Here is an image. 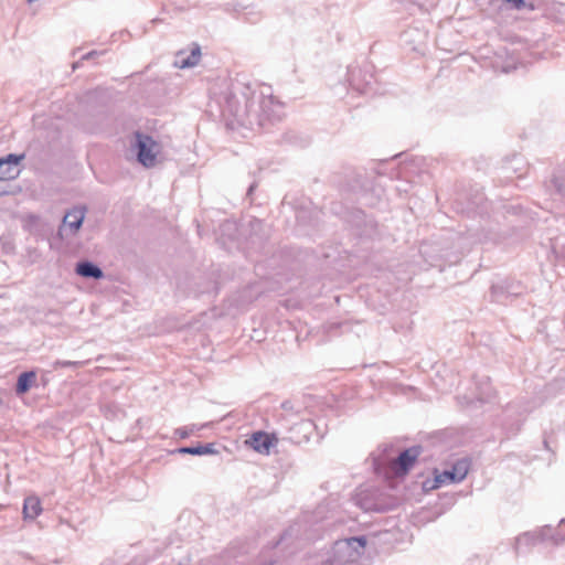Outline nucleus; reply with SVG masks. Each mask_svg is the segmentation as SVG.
<instances>
[{
	"instance_id": "1",
	"label": "nucleus",
	"mask_w": 565,
	"mask_h": 565,
	"mask_svg": "<svg viewBox=\"0 0 565 565\" xmlns=\"http://www.w3.org/2000/svg\"><path fill=\"white\" fill-rule=\"evenodd\" d=\"M218 104L230 129H260L280 120L284 115L282 104L274 97L271 86L265 84L236 82L222 95Z\"/></svg>"
},
{
	"instance_id": "2",
	"label": "nucleus",
	"mask_w": 565,
	"mask_h": 565,
	"mask_svg": "<svg viewBox=\"0 0 565 565\" xmlns=\"http://www.w3.org/2000/svg\"><path fill=\"white\" fill-rule=\"evenodd\" d=\"M547 540H551L554 545H564L565 534H561L557 529H552L550 525H544L515 536L512 541V550L519 558L529 555L536 545Z\"/></svg>"
},
{
	"instance_id": "3",
	"label": "nucleus",
	"mask_w": 565,
	"mask_h": 565,
	"mask_svg": "<svg viewBox=\"0 0 565 565\" xmlns=\"http://www.w3.org/2000/svg\"><path fill=\"white\" fill-rule=\"evenodd\" d=\"M132 148L136 150L138 161L143 167L151 168L156 164L160 146L150 136L142 132H136Z\"/></svg>"
},
{
	"instance_id": "4",
	"label": "nucleus",
	"mask_w": 565,
	"mask_h": 565,
	"mask_svg": "<svg viewBox=\"0 0 565 565\" xmlns=\"http://www.w3.org/2000/svg\"><path fill=\"white\" fill-rule=\"evenodd\" d=\"M469 471V461L467 459L457 460L449 469L441 472L435 470L433 489L445 484L458 483L462 481Z\"/></svg>"
},
{
	"instance_id": "5",
	"label": "nucleus",
	"mask_w": 565,
	"mask_h": 565,
	"mask_svg": "<svg viewBox=\"0 0 565 565\" xmlns=\"http://www.w3.org/2000/svg\"><path fill=\"white\" fill-rule=\"evenodd\" d=\"M348 83L353 92L367 94L373 89L374 76L369 70L351 65L348 67Z\"/></svg>"
},
{
	"instance_id": "6",
	"label": "nucleus",
	"mask_w": 565,
	"mask_h": 565,
	"mask_svg": "<svg viewBox=\"0 0 565 565\" xmlns=\"http://www.w3.org/2000/svg\"><path fill=\"white\" fill-rule=\"evenodd\" d=\"M24 153H10L0 158V180H14L20 173L19 166L24 160Z\"/></svg>"
},
{
	"instance_id": "7",
	"label": "nucleus",
	"mask_w": 565,
	"mask_h": 565,
	"mask_svg": "<svg viewBox=\"0 0 565 565\" xmlns=\"http://www.w3.org/2000/svg\"><path fill=\"white\" fill-rule=\"evenodd\" d=\"M418 455L419 451L415 447L405 449L395 460L392 461V471L397 476L406 475Z\"/></svg>"
},
{
	"instance_id": "8",
	"label": "nucleus",
	"mask_w": 565,
	"mask_h": 565,
	"mask_svg": "<svg viewBox=\"0 0 565 565\" xmlns=\"http://www.w3.org/2000/svg\"><path fill=\"white\" fill-rule=\"evenodd\" d=\"M315 427V423L310 419L300 420L289 429L288 439L295 444L308 441Z\"/></svg>"
},
{
	"instance_id": "9",
	"label": "nucleus",
	"mask_w": 565,
	"mask_h": 565,
	"mask_svg": "<svg viewBox=\"0 0 565 565\" xmlns=\"http://www.w3.org/2000/svg\"><path fill=\"white\" fill-rule=\"evenodd\" d=\"M85 213L86 209L83 206H76L70 210L64 215L61 231L68 228L72 235L76 234L84 222Z\"/></svg>"
},
{
	"instance_id": "10",
	"label": "nucleus",
	"mask_w": 565,
	"mask_h": 565,
	"mask_svg": "<svg viewBox=\"0 0 565 565\" xmlns=\"http://www.w3.org/2000/svg\"><path fill=\"white\" fill-rule=\"evenodd\" d=\"M201 57V51L199 46H195L190 54H185L184 52H178L175 55V60L173 62L174 67L177 68H189L195 66Z\"/></svg>"
},
{
	"instance_id": "11",
	"label": "nucleus",
	"mask_w": 565,
	"mask_h": 565,
	"mask_svg": "<svg viewBox=\"0 0 565 565\" xmlns=\"http://www.w3.org/2000/svg\"><path fill=\"white\" fill-rule=\"evenodd\" d=\"M273 437L264 431H256L249 439L250 447L260 454H268L273 446Z\"/></svg>"
},
{
	"instance_id": "12",
	"label": "nucleus",
	"mask_w": 565,
	"mask_h": 565,
	"mask_svg": "<svg viewBox=\"0 0 565 565\" xmlns=\"http://www.w3.org/2000/svg\"><path fill=\"white\" fill-rule=\"evenodd\" d=\"M75 271L77 275L85 278L100 279L104 277L103 270L89 260L78 262Z\"/></svg>"
},
{
	"instance_id": "13",
	"label": "nucleus",
	"mask_w": 565,
	"mask_h": 565,
	"mask_svg": "<svg viewBox=\"0 0 565 565\" xmlns=\"http://www.w3.org/2000/svg\"><path fill=\"white\" fill-rule=\"evenodd\" d=\"M174 452L181 455L205 456L215 455L217 454V450L215 449L214 444L210 443L205 445L180 447L175 449Z\"/></svg>"
},
{
	"instance_id": "14",
	"label": "nucleus",
	"mask_w": 565,
	"mask_h": 565,
	"mask_svg": "<svg viewBox=\"0 0 565 565\" xmlns=\"http://www.w3.org/2000/svg\"><path fill=\"white\" fill-rule=\"evenodd\" d=\"M42 512L41 501L35 495H30L24 499L23 503V518L24 520H34Z\"/></svg>"
},
{
	"instance_id": "15",
	"label": "nucleus",
	"mask_w": 565,
	"mask_h": 565,
	"mask_svg": "<svg viewBox=\"0 0 565 565\" xmlns=\"http://www.w3.org/2000/svg\"><path fill=\"white\" fill-rule=\"evenodd\" d=\"M36 374L34 371L22 372L18 376L15 393L17 395L25 394L35 383Z\"/></svg>"
},
{
	"instance_id": "16",
	"label": "nucleus",
	"mask_w": 565,
	"mask_h": 565,
	"mask_svg": "<svg viewBox=\"0 0 565 565\" xmlns=\"http://www.w3.org/2000/svg\"><path fill=\"white\" fill-rule=\"evenodd\" d=\"M477 396L476 399L480 403H488L491 401L493 396V391L491 387V384L489 382V379H483L479 383H477Z\"/></svg>"
},
{
	"instance_id": "17",
	"label": "nucleus",
	"mask_w": 565,
	"mask_h": 565,
	"mask_svg": "<svg viewBox=\"0 0 565 565\" xmlns=\"http://www.w3.org/2000/svg\"><path fill=\"white\" fill-rule=\"evenodd\" d=\"M243 18L249 23H257L263 18V11L256 4H248V7H242Z\"/></svg>"
},
{
	"instance_id": "18",
	"label": "nucleus",
	"mask_w": 565,
	"mask_h": 565,
	"mask_svg": "<svg viewBox=\"0 0 565 565\" xmlns=\"http://www.w3.org/2000/svg\"><path fill=\"white\" fill-rule=\"evenodd\" d=\"M338 545H345L347 547L354 550L356 554H360L366 545V539L364 536H352L338 543Z\"/></svg>"
},
{
	"instance_id": "19",
	"label": "nucleus",
	"mask_w": 565,
	"mask_h": 565,
	"mask_svg": "<svg viewBox=\"0 0 565 565\" xmlns=\"http://www.w3.org/2000/svg\"><path fill=\"white\" fill-rule=\"evenodd\" d=\"M202 427L203 426H198L195 424H192V425H189V426H184V427H180V428H177L174 430V436L179 437L181 439H185L189 436H191L192 434H194L195 431L200 430Z\"/></svg>"
},
{
	"instance_id": "20",
	"label": "nucleus",
	"mask_w": 565,
	"mask_h": 565,
	"mask_svg": "<svg viewBox=\"0 0 565 565\" xmlns=\"http://www.w3.org/2000/svg\"><path fill=\"white\" fill-rule=\"evenodd\" d=\"M502 6L510 7L515 10H522L526 7L524 0H502Z\"/></svg>"
},
{
	"instance_id": "21",
	"label": "nucleus",
	"mask_w": 565,
	"mask_h": 565,
	"mask_svg": "<svg viewBox=\"0 0 565 565\" xmlns=\"http://www.w3.org/2000/svg\"><path fill=\"white\" fill-rule=\"evenodd\" d=\"M553 182L556 188V191L565 195V180L562 181L559 177H556Z\"/></svg>"
},
{
	"instance_id": "22",
	"label": "nucleus",
	"mask_w": 565,
	"mask_h": 565,
	"mask_svg": "<svg viewBox=\"0 0 565 565\" xmlns=\"http://www.w3.org/2000/svg\"><path fill=\"white\" fill-rule=\"evenodd\" d=\"M79 362H72V361H60L57 360L55 363H54V369H57V367H70V366H76L78 365Z\"/></svg>"
},
{
	"instance_id": "23",
	"label": "nucleus",
	"mask_w": 565,
	"mask_h": 565,
	"mask_svg": "<svg viewBox=\"0 0 565 565\" xmlns=\"http://www.w3.org/2000/svg\"><path fill=\"white\" fill-rule=\"evenodd\" d=\"M415 4H417L420 9L428 11L430 7L435 6L434 0L429 1V4L426 6L422 0H413Z\"/></svg>"
},
{
	"instance_id": "24",
	"label": "nucleus",
	"mask_w": 565,
	"mask_h": 565,
	"mask_svg": "<svg viewBox=\"0 0 565 565\" xmlns=\"http://www.w3.org/2000/svg\"><path fill=\"white\" fill-rule=\"evenodd\" d=\"M242 7H248V4H244L242 2H237L234 4L233 11L239 17L243 18Z\"/></svg>"
},
{
	"instance_id": "25",
	"label": "nucleus",
	"mask_w": 565,
	"mask_h": 565,
	"mask_svg": "<svg viewBox=\"0 0 565 565\" xmlns=\"http://www.w3.org/2000/svg\"><path fill=\"white\" fill-rule=\"evenodd\" d=\"M102 52H97V51H92V52H88L87 54H85L82 58L83 60H89L94 56H97V55H100Z\"/></svg>"
},
{
	"instance_id": "26",
	"label": "nucleus",
	"mask_w": 565,
	"mask_h": 565,
	"mask_svg": "<svg viewBox=\"0 0 565 565\" xmlns=\"http://www.w3.org/2000/svg\"><path fill=\"white\" fill-rule=\"evenodd\" d=\"M412 32H413L412 30H408V31L403 33V39H404L405 42L408 41V38L411 36Z\"/></svg>"
},
{
	"instance_id": "27",
	"label": "nucleus",
	"mask_w": 565,
	"mask_h": 565,
	"mask_svg": "<svg viewBox=\"0 0 565 565\" xmlns=\"http://www.w3.org/2000/svg\"><path fill=\"white\" fill-rule=\"evenodd\" d=\"M462 398L465 399L466 405H471L473 403V398L471 397L463 396Z\"/></svg>"
},
{
	"instance_id": "28",
	"label": "nucleus",
	"mask_w": 565,
	"mask_h": 565,
	"mask_svg": "<svg viewBox=\"0 0 565 565\" xmlns=\"http://www.w3.org/2000/svg\"><path fill=\"white\" fill-rule=\"evenodd\" d=\"M253 190H254V185H250L248 189V194H250Z\"/></svg>"
},
{
	"instance_id": "29",
	"label": "nucleus",
	"mask_w": 565,
	"mask_h": 565,
	"mask_svg": "<svg viewBox=\"0 0 565 565\" xmlns=\"http://www.w3.org/2000/svg\"><path fill=\"white\" fill-rule=\"evenodd\" d=\"M561 525L565 526V519L561 521Z\"/></svg>"
}]
</instances>
